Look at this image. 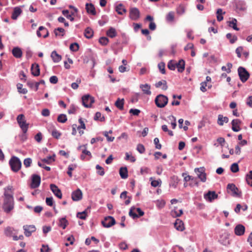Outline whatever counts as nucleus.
<instances>
[{
    "mask_svg": "<svg viewBox=\"0 0 252 252\" xmlns=\"http://www.w3.org/2000/svg\"><path fill=\"white\" fill-rule=\"evenodd\" d=\"M238 74L240 80L243 82H246L250 77V73L247 69L242 66H239L238 68Z\"/></svg>",
    "mask_w": 252,
    "mask_h": 252,
    "instance_id": "39448f33",
    "label": "nucleus"
},
{
    "mask_svg": "<svg viewBox=\"0 0 252 252\" xmlns=\"http://www.w3.org/2000/svg\"><path fill=\"white\" fill-rule=\"evenodd\" d=\"M168 68L171 70H174L176 68V63L172 60L170 61L167 64Z\"/></svg>",
    "mask_w": 252,
    "mask_h": 252,
    "instance_id": "4d7b16f0",
    "label": "nucleus"
},
{
    "mask_svg": "<svg viewBox=\"0 0 252 252\" xmlns=\"http://www.w3.org/2000/svg\"><path fill=\"white\" fill-rule=\"evenodd\" d=\"M13 228L11 227L8 226L4 230V234L6 236L10 237L13 233Z\"/></svg>",
    "mask_w": 252,
    "mask_h": 252,
    "instance_id": "3c124183",
    "label": "nucleus"
},
{
    "mask_svg": "<svg viewBox=\"0 0 252 252\" xmlns=\"http://www.w3.org/2000/svg\"><path fill=\"white\" fill-rule=\"evenodd\" d=\"M41 177L39 175L33 174L31 177V183L30 187L32 189H35L38 187L40 184Z\"/></svg>",
    "mask_w": 252,
    "mask_h": 252,
    "instance_id": "6e6552de",
    "label": "nucleus"
},
{
    "mask_svg": "<svg viewBox=\"0 0 252 252\" xmlns=\"http://www.w3.org/2000/svg\"><path fill=\"white\" fill-rule=\"evenodd\" d=\"M68 7L70 9H74V12H71V14H69L66 18L70 20L71 21H74V18L72 16H75V13L78 12V10L77 8L72 5H69Z\"/></svg>",
    "mask_w": 252,
    "mask_h": 252,
    "instance_id": "c85d7f7f",
    "label": "nucleus"
},
{
    "mask_svg": "<svg viewBox=\"0 0 252 252\" xmlns=\"http://www.w3.org/2000/svg\"><path fill=\"white\" fill-rule=\"evenodd\" d=\"M22 12V11L19 7H14L11 16L12 19L13 20H16Z\"/></svg>",
    "mask_w": 252,
    "mask_h": 252,
    "instance_id": "5701e85b",
    "label": "nucleus"
},
{
    "mask_svg": "<svg viewBox=\"0 0 252 252\" xmlns=\"http://www.w3.org/2000/svg\"><path fill=\"white\" fill-rule=\"evenodd\" d=\"M40 31H44L46 32V34H44L43 36V38H46L48 36L49 32L48 30L43 26H40L36 32V34L38 37H40L42 36Z\"/></svg>",
    "mask_w": 252,
    "mask_h": 252,
    "instance_id": "bb28decb",
    "label": "nucleus"
},
{
    "mask_svg": "<svg viewBox=\"0 0 252 252\" xmlns=\"http://www.w3.org/2000/svg\"><path fill=\"white\" fill-rule=\"evenodd\" d=\"M13 55L16 58H20L22 56V51L18 47H15L12 50Z\"/></svg>",
    "mask_w": 252,
    "mask_h": 252,
    "instance_id": "b1692460",
    "label": "nucleus"
},
{
    "mask_svg": "<svg viewBox=\"0 0 252 252\" xmlns=\"http://www.w3.org/2000/svg\"><path fill=\"white\" fill-rule=\"evenodd\" d=\"M55 155L54 154L53 156H49L47 157L46 158H44L41 159V161L47 164H50L52 161L55 160Z\"/></svg>",
    "mask_w": 252,
    "mask_h": 252,
    "instance_id": "f704fd0d",
    "label": "nucleus"
},
{
    "mask_svg": "<svg viewBox=\"0 0 252 252\" xmlns=\"http://www.w3.org/2000/svg\"><path fill=\"white\" fill-rule=\"evenodd\" d=\"M79 45L76 42H74L70 45L69 49L71 51L76 52L79 50Z\"/></svg>",
    "mask_w": 252,
    "mask_h": 252,
    "instance_id": "de8ad7c7",
    "label": "nucleus"
},
{
    "mask_svg": "<svg viewBox=\"0 0 252 252\" xmlns=\"http://www.w3.org/2000/svg\"><path fill=\"white\" fill-rule=\"evenodd\" d=\"M245 231V226L241 224H237L234 228L235 234L237 236L243 235Z\"/></svg>",
    "mask_w": 252,
    "mask_h": 252,
    "instance_id": "f3484780",
    "label": "nucleus"
},
{
    "mask_svg": "<svg viewBox=\"0 0 252 252\" xmlns=\"http://www.w3.org/2000/svg\"><path fill=\"white\" fill-rule=\"evenodd\" d=\"M72 199L74 201H77L81 200L82 198V192L81 190L78 189L72 192L71 194Z\"/></svg>",
    "mask_w": 252,
    "mask_h": 252,
    "instance_id": "dca6fc26",
    "label": "nucleus"
},
{
    "mask_svg": "<svg viewBox=\"0 0 252 252\" xmlns=\"http://www.w3.org/2000/svg\"><path fill=\"white\" fill-rule=\"evenodd\" d=\"M32 163V159L31 158H26L24 160V165L25 167L28 168L31 166Z\"/></svg>",
    "mask_w": 252,
    "mask_h": 252,
    "instance_id": "13d9d810",
    "label": "nucleus"
},
{
    "mask_svg": "<svg viewBox=\"0 0 252 252\" xmlns=\"http://www.w3.org/2000/svg\"><path fill=\"white\" fill-rule=\"evenodd\" d=\"M67 120V116L65 114H61L58 115L57 118V121L59 123H64Z\"/></svg>",
    "mask_w": 252,
    "mask_h": 252,
    "instance_id": "a19ab883",
    "label": "nucleus"
},
{
    "mask_svg": "<svg viewBox=\"0 0 252 252\" xmlns=\"http://www.w3.org/2000/svg\"><path fill=\"white\" fill-rule=\"evenodd\" d=\"M94 31L90 27H87L84 31V35L85 36L88 38L90 39L93 36Z\"/></svg>",
    "mask_w": 252,
    "mask_h": 252,
    "instance_id": "473e14b6",
    "label": "nucleus"
},
{
    "mask_svg": "<svg viewBox=\"0 0 252 252\" xmlns=\"http://www.w3.org/2000/svg\"><path fill=\"white\" fill-rule=\"evenodd\" d=\"M136 150L140 153L143 154L145 151V147L143 145L138 144L137 146Z\"/></svg>",
    "mask_w": 252,
    "mask_h": 252,
    "instance_id": "69168bd1",
    "label": "nucleus"
},
{
    "mask_svg": "<svg viewBox=\"0 0 252 252\" xmlns=\"http://www.w3.org/2000/svg\"><path fill=\"white\" fill-rule=\"evenodd\" d=\"M123 5L122 3H119L116 7V11L117 12L118 14L119 15H123L124 13H126V8H123Z\"/></svg>",
    "mask_w": 252,
    "mask_h": 252,
    "instance_id": "4c0bfd02",
    "label": "nucleus"
},
{
    "mask_svg": "<svg viewBox=\"0 0 252 252\" xmlns=\"http://www.w3.org/2000/svg\"><path fill=\"white\" fill-rule=\"evenodd\" d=\"M109 42V39L106 37H101L99 39V42L102 45H106Z\"/></svg>",
    "mask_w": 252,
    "mask_h": 252,
    "instance_id": "680f3d73",
    "label": "nucleus"
},
{
    "mask_svg": "<svg viewBox=\"0 0 252 252\" xmlns=\"http://www.w3.org/2000/svg\"><path fill=\"white\" fill-rule=\"evenodd\" d=\"M119 174L122 179H125L128 177V171L126 167H121L119 169Z\"/></svg>",
    "mask_w": 252,
    "mask_h": 252,
    "instance_id": "393cba45",
    "label": "nucleus"
},
{
    "mask_svg": "<svg viewBox=\"0 0 252 252\" xmlns=\"http://www.w3.org/2000/svg\"><path fill=\"white\" fill-rule=\"evenodd\" d=\"M228 25L233 30L238 31L240 29L237 26V21L235 18H232L231 21H228Z\"/></svg>",
    "mask_w": 252,
    "mask_h": 252,
    "instance_id": "c756f323",
    "label": "nucleus"
},
{
    "mask_svg": "<svg viewBox=\"0 0 252 252\" xmlns=\"http://www.w3.org/2000/svg\"><path fill=\"white\" fill-rule=\"evenodd\" d=\"M182 176L184 177V180L186 182H187L190 180L193 181L194 179V177H192L190 175H187V173H183Z\"/></svg>",
    "mask_w": 252,
    "mask_h": 252,
    "instance_id": "e2e57ef3",
    "label": "nucleus"
},
{
    "mask_svg": "<svg viewBox=\"0 0 252 252\" xmlns=\"http://www.w3.org/2000/svg\"><path fill=\"white\" fill-rule=\"evenodd\" d=\"M106 34L111 38H114L117 35L116 30L113 27H110L107 31Z\"/></svg>",
    "mask_w": 252,
    "mask_h": 252,
    "instance_id": "58836bf2",
    "label": "nucleus"
},
{
    "mask_svg": "<svg viewBox=\"0 0 252 252\" xmlns=\"http://www.w3.org/2000/svg\"><path fill=\"white\" fill-rule=\"evenodd\" d=\"M140 17V11L136 7H132L129 10V18L132 20H137Z\"/></svg>",
    "mask_w": 252,
    "mask_h": 252,
    "instance_id": "9b49d317",
    "label": "nucleus"
},
{
    "mask_svg": "<svg viewBox=\"0 0 252 252\" xmlns=\"http://www.w3.org/2000/svg\"><path fill=\"white\" fill-rule=\"evenodd\" d=\"M9 164L11 169L14 172H17L21 168L22 162L20 159L16 157L12 156L9 161Z\"/></svg>",
    "mask_w": 252,
    "mask_h": 252,
    "instance_id": "f03ea898",
    "label": "nucleus"
},
{
    "mask_svg": "<svg viewBox=\"0 0 252 252\" xmlns=\"http://www.w3.org/2000/svg\"><path fill=\"white\" fill-rule=\"evenodd\" d=\"M82 101L85 107L90 108L92 104L94 102V98L89 94H87L82 97Z\"/></svg>",
    "mask_w": 252,
    "mask_h": 252,
    "instance_id": "423d86ee",
    "label": "nucleus"
},
{
    "mask_svg": "<svg viewBox=\"0 0 252 252\" xmlns=\"http://www.w3.org/2000/svg\"><path fill=\"white\" fill-rule=\"evenodd\" d=\"M116 223L115 219L111 216L106 217L103 220L101 221V224L103 227L109 228Z\"/></svg>",
    "mask_w": 252,
    "mask_h": 252,
    "instance_id": "1a4fd4ad",
    "label": "nucleus"
},
{
    "mask_svg": "<svg viewBox=\"0 0 252 252\" xmlns=\"http://www.w3.org/2000/svg\"><path fill=\"white\" fill-rule=\"evenodd\" d=\"M158 68L162 74L165 73V63L163 62H160L158 64Z\"/></svg>",
    "mask_w": 252,
    "mask_h": 252,
    "instance_id": "6e6d98bb",
    "label": "nucleus"
},
{
    "mask_svg": "<svg viewBox=\"0 0 252 252\" xmlns=\"http://www.w3.org/2000/svg\"><path fill=\"white\" fill-rule=\"evenodd\" d=\"M51 57L54 63H59L62 59V56L58 54L56 51H53L51 53Z\"/></svg>",
    "mask_w": 252,
    "mask_h": 252,
    "instance_id": "cd10ccee",
    "label": "nucleus"
},
{
    "mask_svg": "<svg viewBox=\"0 0 252 252\" xmlns=\"http://www.w3.org/2000/svg\"><path fill=\"white\" fill-rule=\"evenodd\" d=\"M204 198L209 202H212L213 200L216 199L218 197V195L215 191H208L207 193L204 194Z\"/></svg>",
    "mask_w": 252,
    "mask_h": 252,
    "instance_id": "ddd939ff",
    "label": "nucleus"
},
{
    "mask_svg": "<svg viewBox=\"0 0 252 252\" xmlns=\"http://www.w3.org/2000/svg\"><path fill=\"white\" fill-rule=\"evenodd\" d=\"M68 224V221L66 220L65 217H63L59 219V226L61 227L63 229H65L66 227Z\"/></svg>",
    "mask_w": 252,
    "mask_h": 252,
    "instance_id": "7c9ffc66",
    "label": "nucleus"
},
{
    "mask_svg": "<svg viewBox=\"0 0 252 252\" xmlns=\"http://www.w3.org/2000/svg\"><path fill=\"white\" fill-rule=\"evenodd\" d=\"M185 9L183 5H180L176 8V12L179 15H182L185 13Z\"/></svg>",
    "mask_w": 252,
    "mask_h": 252,
    "instance_id": "5fc2aeb1",
    "label": "nucleus"
},
{
    "mask_svg": "<svg viewBox=\"0 0 252 252\" xmlns=\"http://www.w3.org/2000/svg\"><path fill=\"white\" fill-rule=\"evenodd\" d=\"M174 225L175 228L178 231H182L185 229L184 222H183L182 220L179 219H177L176 220V221L174 222Z\"/></svg>",
    "mask_w": 252,
    "mask_h": 252,
    "instance_id": "aec40b11",
    "label": "nucleus"
},
{
    "mask_svg": "<svg viewBox=\"0 0 252 252\" xmlns=\"http://www.w3.org/2000/svg\"><path fill=\"white\" fill-rule=\"evenodd\" d=\"M168 101L167 96L161 94L158 95L155 99V104L158 108L164 107L167 104Z\"/></svg>",
    "mask_w": 252,
    "mask_h": 252,
    "instance_id": "7ed1b4c3",
    "label": "nucleus"
},
{
    "mask_svg": "<svg viewBox=\"0 0 252 252\" xmlns=\"http://www.w3.org/2000/svg\"><path fill=\"white\" fill-rule=\"evenodd\" d=\"M31 73L34 76H38L40 75V68L38 64L34 63L32 64Z\"/></svg>",
    "mask_w": 252,
    "mask_h": 252,
    "instance_id": "a211bd4d",
    "label": "nucleus"
},
{
    "mask_svg": "<svg viewBox=\"0 0 252 252\" xmlns=\"http://www.w3.org/2000/svg\"><path fill=\"white\" fill-rule=\"evenodd\" d=\"M150 181H151V186L153 187H157L158 186H159L161 184V181L160 179H159L157 180H153V177H150Z\"/></svg>",
    "mask_w": 252,
    "mask_h": 252,
    "instance_id": "37998d69",
    "label": "nucleus"
},
{
    "mask_svg": "<svg viewBox=\"0 0 252 252\" xmlns=\"http://www.w3.org/2000/svg\"><path fill=\"white\" fill-rule=\"evenodd\" d=\"M86 9L87 13L89 14H91L93 15H95L96 14L94 5L92 3H86Z\"/></svg>",
    "mask_w": 252,
    "mask_h": 252,
    "instance_id": "6ab92c4d",
    "label": "nucleus"
},
{
    "mask_svg": "<svg viewBox=\"0 0 252 252\" xmlns=\"http://www.w3.org/2000/svg\"><path fill=\"white\" fill-rule=\"evenodd\" d=\"M129 113L134 116H138L140 113V110L138 109L131 108L129 110Z\"/></svg>",
    "mask_w": 252,
    "mask_h": 252,
    "instance_id": "774afa93",
    "label": "nucleus"
},
{
    "mask_svg": "<svg viewBox=\"0 0 252 252\" xmlns=\"http://www.w3.org/2000/svg\"><path fill=\"white\" fill-rule=\"evenodd\" d=\"M162 85V89L163 90H166L167 89L168 86L167 85V83L166 81L164 80L160 81L155 84V87L157 88H159Z\"/></svg>",
    "mask_w": 252,
    "mask_h": 252,
    "instance_id": "72a5a7b5",
    "label": "nucleus"
},
{
    "mask_svg": "<svg viewBox=\"0 0 252 252\" xmlns=\"http://www.w3.org/2000/svg\"><path fill=\"white\" fill-rule=\"evenodd\" d=\"M140 88L142 90L143 93L147 95H151L152 93L150 91L151 86L148 84H141Z\"/></svg>",
    "mask_w": 252,
    "mask_h": 252,
    "instance_id": "412c9836",
    "label": "nucleus"
},
{
    "mask_svg": "<svg viewBox=\"0 0 252 252\" xmlns=\"http://www.w3.org/2000/svg\"><path fill=\"white\" fill-rule=\"evenodd\" d=\"M168 119L171 120L172 122L171 123V126L173 129H175L176 127L177 124L176 122V118L173 116H170L168 117Z\"/></svg>",
    "mask_w": 252,
    "mask_h": 252,
    "instance_id": "864d4df0",
    "label": "nucleus"
},
{
    "mask_svg": "<svg viewBox=\"0 0 252 252\" xmlns=\"http://www.w3.org/2000/svg\"><path fill=\"white\" fill-rule=\"evenodd\" d=\"M50 189L58 198L61 199L62 198V193L61 189L55 184H51L50 185Z\"/></svg>",
    "mask_w": 252,
    "mask_h": 252,
    "instance_id": "4468645a",
    "label": "nucleus"
},
{
    "mask_svg": "<svg viewBox=\"0 0 252 252\" xmlns=\"http://www.w3.org/2000/svg\"><path fill=\"white\" fill-rule=\"evenodd\" d=\"M17 121L23 133L26 134L28 131L29 124L26 123L24 115L19 114L17 117Z\"/></svg>",
    "mask_w": 252,
    "mask_h": 252,
    "instance_id": "20e7f679",
    "label": "nucleus"
},
{
    "mask_svg": "<svg viewBox=\"0 0 252 252\" xmlns=\"http://www.w3.org/2000/svg\"><path fill=\"white\" fill-rule=\"evenodd\" d=\"M45 202L46 204L49 206H52L54 202L52 197H46Z\"/></svg>",
    "mask_w": 252,
    "mask_h": 252,
    "instance_id": "0e129e2a",
    "label": "nucleus"
},
{
    "mask_svg": "<svg viewBox=\"0 0 252 252\" xmlns=\"http://www.w3.org/2000/svg\"><path fill=\"white\" fill-rule=\"evenodd\" d=\"M52 136L56 139H59L61 135V133L57 130L56 129H54L51 133Z\"/></svg>",
    "mask_w": 252,
    "mask_h": 252,
    "instance_id": "052dcab7",
    "label": "nucleus"
},
{
    "mask_svg": "<svg viewBox=\"0 0 252 252\" xmlns=\"http://www.w3.org/2000/svg\"><path fill=\"white\" fill-rule=\"evenodd\" d=\"M226 37L229 39V41L231 44L234 43L237 40V37L236 35H233L232 36V34L230 33H227Z\"/></svg>",
    "mask_w": 252,
    "mask_h": 252,
    "instance_id": "c03bdc74",
    "label": "nucleus"
},
{
    "mask_svg": "<svg viewBox=\"0 0 252 252\" xmlns=\"http://www.w3.org/2000/svg\"><path fill=\"white\" fill-rule=\"evenodd\" d=\"M95 168L97 170V173L100 175L103 176L105 174L104 170L102 167L100 166L99 164H97L95 166Z\"/></svg>",
    "mask_w": 252,
    "mask_h": 252,
    "instance_id": "603ef678",
    "label": "nucleus"
},
{
    "mask_svg": "<svg viewBox=\"0 0 252 252\" xmlns=\"http://www.w3.org/2000/svg\"><path fill=\"white\" fill-rule=\"evenodd\" d=\"M229 119L227 117H223L222 115L220 114L218 115V124L220 126H223L224 123H227Z\"/></svg>",
    "mask_w": 252,
    "mask_h": 252,
    "instance_id": "a878e982",
    "label": "nucleus"
},
{
    "mask_svg": "<svg viewBox=\"0 0 252 252\" xmlns=\"http://www.w3.org/2000/svg\"><path fill=\"white\" fill-rule=\"evenodd\" d=\"M227 190L228 193L231 192L232 196L235 197H240L241 192L239 191L238 189L234 184H228L227 185Z\"/></svg>",
    "mask_w": 252,
    "mask_h": 252,
    "instance_id": "0eeeda50",
    "label": "nucleus"
},
{
    "mask_svg": "<svg viewBox=\"0 0 252 252\" xmlns=\"http://www.w3.org/2000/svg\"><path fill=\"white\" fill-rule=\"evenodd\" d=\"M194 172L197 174V177L202 182H205L206 181V174L205 172L204 167L196 168L194 169Z\"/></svg>",
    "mask_w": 252,
    "mask_h": 252,
    "instance_id": "9d476101",
    "label": "nucleus"
},
{
    "mask_svg": "<svg viewBox=\"0 0 252 252\" xmlns=\"http://www.w3.org/2000/svg\"><path fill=\"white\" fill-rule=\"evenodd\" d=\"M17 89L18 92L23 94H26L28 93V90L26 88H23V85L20 83H18L17 85Z\"/></svg>",
    "mask_w": 252,
    "mask_h": 252,
    "instance_id": "09e8293b",
    "label": "nucleus"
},
{
    "mask_svg": "<svg viewBox=\"0 0 252 252\" xmlns=\"http://www.w3.org/2000/svg\"><path fill=\"white\" fill-rule=\"evenodd\" d=\"M124 99L118 98L115 102V105L120 110L124 109Z\"/></svg>",
    "mask_w": 252,
    "mask_h": 252,
    "instance_id": "2f4dec72",
    "label": "nucleus"
},
{
    "mask_svg": "<svg viewBox=\"0 0 252 252\" xmlns=\"http://www.w3.org/2000/svg\"><path fill=\"white\" fill-rule=\"evenodd\" d=\"M23 228L24 230V234L26 237H30L32 233L36 230V228L34 225H25Z\"/></svg>",
    "mask_w": 252,
    "mask_h": 252,
    "instance_id": "f8f14e48",
    "label": "nucleus"
},
{
    "mask_svg": "<svg viewBox=\"0 0 252 252\" xmlns=\"http://www.w3.org/2000/svg\"><path fill=\"white\" fill-rule=\"evenodd\" d=\"M89 208L88 207L87 209L85 210L82 212H78L76 217L80 219L85 220L87 217V210Z\"/></svg>",
    "mask_w": 252,
    "mask_h": 252,
    "instance_id": "c9c22d12",
    "label": "nucleus"
},
{
    "mask_svg": "<svg viewBox=\"0 0 252 252\" xmlns=\"http://www.w3.org/2000/svg\"><path fill=\"white\" fill-rule=\"evenodd\" d=\"M27 85L31 89H33L35 91V86L37 85V82L29 80L27 82Z\"/></svg>",
    "mask_w": 252,
    "mask_h": 252,
    "instance_id": "bf43d9fd",
    "label": "nucleus"
},
{
    "mask_svg": "<svg viewBox=\"0 0 252 252\" xmlns=\"http://www.w3.org/2000/svg\"><path fill=\"white\" fill-rule=\"evenodd\" d=\"M174 12L173 11L169 12L166 16V20L168 22H172L174 20Z\"/></svg>",
    "mask_w": 252,
    "mask_h": 252,
    "instance_id": "a18cd8bd",
    "label": "nucleus"
},
{
    "mask_svg": "<svg viewBox=\"0 0 252 252\" xmlns=\"http://www.w3.org/2000/svg\"><path fill=\"white\" fill-rule=\"evenodd\" d=\"M176 68L179 72H183L185 68V62L183 59L180 60L177 63H176Z\"/></svg>",
    "mask_w": 252,
    "mask_h": 252,
    "instance_id": "4be33fe9",
    "label": "nucleus"
},
{
    "mask_svg": "<svg viewBox=\"0 0 252 252\" xmlns=\"http://www.w3.org/2000/svg\"><path fill=\"white\" fill-rule=\"evenodd\" d=\"M3 201L2 208L6 214H9L13 210L15 202L12 193H8L6 190L3 194Z\"/></svg>",
    "mask_w": 252,
    "mask_h": 252,
    "instance_id": "f257e3e1",
    "label": "nucleus"
},
{
    "mask_svg": "<svg viewBox=\"0 0 252 252\" xmlns=\"http://www.w3.org/2000/svg\"><path fill=\"white\" fill-rule=\"evenodd\" d=\"M246 180L247 184L252 187V170L249 172V174H247Z\"/></svg>",
    "mask_w": 252,
    "mask_h": 252,
    "instance_id": "49530a36",
    "label": "nucleus"
},
{
    "mask_svg": "<svg viewBox=\"0 0 252 252\" xmlns=\"http://www.w3.org/2000/svg\"><path fill=\"white\" fill-rule=\"evenodd\" d=\"M230 170L233 173H236L239 171V168L237 163H233L230 166Z\"/></svg>",
    "mask_w": 252,
    "mask_h": 252,
    "instance_id": "8fccbe9b",
    "label": "nucleus"
},
{
    "mask_svg": "<svg viewBox=\"0 0 252 252\" xmlns=\"http://www.w3.org/2000/svg\"><path fill=\"white\" fill-rule=\"evenodd\" d=\"M242 123V121L239 119H234L231 122L232 130L234 132H238L241 130L239 125Z\"/></svg>",
    "mask_w": 252,
    "mask_h": 252,
    "instance_id": "2eb2a0df",
    "label": "nucleus"
},
{
    "mask_svg": "<svg viewBox=\"0 0 252 252\" xmlns=\"http://www.w3.org/2000/svg\"><path fill=\"white\" fill-rule=\"evenodd\" d=\"M125 159L126 160H130L131 162H134L136 160V158L134 157L129 155L128 153H126Z\"/></svg>",
    "mask_w": 252,
    "mask_h": 252,
    "instance_id": "338daca9",
    "label": "nucleus"
},
{
    "mask_svg": "<svg viewBox=\"0 0 252 252\" xmlns=\"http://www.w3.org/2000/svg\"><path fill=\"white\" fill-rule=\"evenodd\" d=\"M170 179L171 181L170 186L173 187L174 188H176L179 181V179H178V177L176 176H173L171 177Z\"/></svg>",
    "mask_w": 252,
    "mask_h": 252,
    "instance_id": "e433bc0d",
    "label": "nucleus"
},
{
    "mask_svg": "<svg viewBox=\"0 0 252 252\" xmlns=\"http://www.w3.org/2000/svg\"><path fill=\"white\" fill-rule=\"evenodd\" d=\"M136 208L134 206H132L130 208L129 211V216L131 217L133 219L138 218V216L137 215L136 212Z\"/></svg>",
    "mask_w": 252,
    "mask_h": 252,
    "instance_id": "ea45409f",
    "label": "nucleus"
},
{
    "mask_svg": "<svg viewBox=\"0 0 252 252\" xmlns=\"http://www.w3.org/2000/svg\"><path fill=\"white\" fill-rule=\"evenodd\" d=\"M54 33L56 36H63L64 35V30L63 28H58L54 30Z\"/></svg>",
    "mask_w": 252,
    "mask_h": 252,
    "instance_id": "79ce46f5",
    "label": "nucleus"
}]
</instances>
